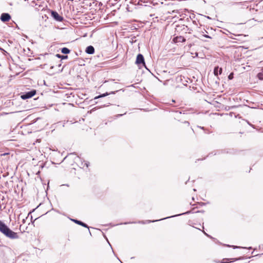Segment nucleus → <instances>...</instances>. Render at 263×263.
<instances>
[{"instance_id":"nucleus-1","label":"nucleus","mask_w":263,"mask_h":263,"mask_svg":"<svg viewBox=\"0 0 263 263\" xmlns=\"http://www.w3.org/2000/svg\"><path fill=\"white\" fill-rule=\"evenodd\" d=\"M0 232L9 238L16 239L18 238L17 234L10 230L8 227L1 220H0Z\"/></svg>"},{"instance_id":"nucleus-2","label":"nucleus","mask_w":263,"mask_h":263,"mask_svg":"<svg viewBox=\"0 0 263 263\" xmlns=\"http://www.w3.org/2000/svg\"><path fill=\"white\" fill-rule=\"evenodd\" d=\"M192 213V211H187L186 212H184V213H181V214H177V215L171 216H168V217H165V218H162V219H159V220H145V221L141 220V221H139L138 222V223H140V224H146V223H151V222H156V221L162 220H164V219H167V218H172V217L179 216L182 215L189 214H190V213Z\"/></svg>"},{"instance_id":"nucleus-3","label":"nucleus","mask_w":263,"mask_h":263,"mask_svg":"<svg viewBox=\"0 0 263 263\" xmlns=\"http://www.w3.org/2000/svg\"><path fill=\"white\" fill-rule=\"evenodd\" d=\"M35 93H36V90H32L30 91L26 92L25 93L21 95V98L23 100H26V99L32 98L33 96H34L35 95Z\"/></svg>"},{"instance_id":"nucleus-4","label":"nucleus","mask_w":263,"mask_h":263,"mask_svg":"<svg viewBox=\"0 0 263 263\" xmlns=\"http://www.w3.org/2000/svg\"><path fill=\"white\" fill-rule=\"evenodd\" d=\"M136 64L137 65L142 64L146 68L144 57L142 54H138L137 56Z\"/></svg>"},{"instance_id":"nucleus-5","label":"nucleus","mask_w":263,"mask_h":263,"mask_svg":"<svg viewBox=\"0 0 263 263\" xmlns=\"http://www.w3.org/2000/svg\"><path fill=\"white\" fill-rule=\"evenodd\" d=\"M51 14L52 17L58 22H62L64 20L63 17L60 15L57 11H52Z\"/></svg>"},{"instance_id":"nucleus-6","label":"nucleus","mask_w":263,"mask_h":263,"mask_svg":"<svg viewBox=\"0 0 263 263\" xmlns=\"http://www.w3.org/2000/svg\"><path fill=\"white\" fill-rule=\"evenodd\" d=\"M0 19L1 21L6 22L11 19V16L9 13H3L1 14Z\"/></svg>"},{"instance_id":"nucleus-7","label":"nucleus","mask_w":263,"mask_h":263,"mask_svg":"<svg viewBox=\"0 0 263 263\" xmlns=\"http://www.w3.org/2000/svg\"><path fill=\"white\" fill-rule=\"evenodd\" d=\"M71 220L73 221L75 223H77L79 225H80L83 227L87 228L89 229L88 226L85 223L83 222L82 221L80 220H78L77 219H71Z\"/></svg>"},{"instance_id":"nucleus-8","label":"nucleus","mask_w":263,"mask_h":263,"mask_svg":"<svg viewBox=\"0 0 263 263\" xmlns=\"http://www.w3.org/2000/svg\"><path fill=\"white\" fill-rule=\"evenodd\" d=\"M85 52L87 54H93L95 52V48L92 46L90 45L86 48Z\"/></svg>"},{"instance_id":"nucleus-9","label":"nucleus","mask_w":263,"mask_h":263,"mask_svg":"<svg viewBox=\"0 0 263 263\" xmlns=\"http://www.w3.org/2000/svg\"><path fill=\"white\" fill-rule=\"evenodd\" d=\"M173 41L175 43L184 42L185 41V39L183 36H179L174 37Z\"/></svg>"},{"instance_id":"nucleus-10","label":"nucleus","mask_w":263,"mask_h":263,"mask_svg":"<svg viewBox=\"0 0 263 263\" xmlns=\"http://www.w3.org/2000/svg\"><path fill=\"white\" fill-rule=\"evenodd\" d=\"M222 69L221 68H219L218 66L215 67L214 69V73L215 76H217L222 73Z\"/></svg>"},{"instance_id":"nucleus-11","label":"nucleus","mask_w":263,"mask_h":263,"mask_svg":"<svg viewBox=\"0 0 263 263\" xmlns=\"http://www.w3.org/2000/svg\"><path fill=\"white\" fill-rule=\"evenodd\" d=\"M115 91H111L110 92V93H107V92H106L105 93H103L102 95H99L97 97H96L95 98V99H98V98H102V97H104L105 96H107L110 94H115Z\"/></svg>"},{"instance_id":"nucleus-12","label":"nucleus","mask_w":263,"mask_h":263,"mask_svg":"<svg viewBox=\"0 0 263 263\" xmlns=\"http://www.w3.org/2000/svg\"><path fill=\"white\" fill-rule=\"evenodd\" d=\"M257 77L259 80H263V67H262L261 69V72L257 74Z\"/></svg>"},{"instance_id":"nucleus-13","label":"nucleus","mask_w":263,"mask_h":263,"mask_svg":"<svg viewBox=\"0 0 263 263\" xmlns=\"http://www.w3.org/2000/svg\"><path fill=\"white\" fill-rule=\"evenodd\" d=\"M61 52L63 54H68L70 53V50L66 47H63L61 49Z\"/></svg>"},{"instance_id":"nucleus-14","label":"nucleus","mask_w":263,"mask_h":263,"mask_svg":"<svg viewBox=\"0 0 263 263\" xmlns=\"http://www.w3.org/2000/svg\"><path fill=\"white\" fill-rule=\"evenodd\" d=\"M56 56L57 57H58L59 58H61V59H66L68 58V56L67 55H60L59 54H57L56 55Z\"/></svg>"},{"instance_id":"nucleus-15","label":"nucleus","mask_w":263,"mask_h":263,"mask_svg":"<svg viewBox=\"0 0 263 263\" xmlns=\"http://www.w3.org/2000/svg\"><path fill=\"white\" fill-rule=\"evenodd\" d=\"M233 78V73L231 72L228 76V79L229 80H232Z\"/></svg>"},{"instance_id":"nucleus-16","label":"nucleus","mask_w":263,"mask_h":263,"mask_svg":"<svg viewBox=\"0 0 263 263\" xmlns=\"http://www.w3.org/2000/svg\"><path fill=\"white\" fill-rule=\"evenodd\" d=\"M203 233L206 236H208V237L211 238V239H213V238L210 236V235L206 233H205L204 231H203Z\"/></svg>"},{"instance_id":"nucleus-17","label":"nucleus","mask_w":263,"mask_h":263,"mask_svg":"<svg viewBox=\"0 0 263 263\" xmlns=\"http://www.w3.org/2000/svg\"><path fill=\"white\" fill-rule=\"evenodd\" d=\"M84 166H86V167H88V166H89V162H84Z\"/></svg>"},{"instance_id":"nucleus-18","label":"nucleus","mask_w":263,"mask_h":263,"mask_svg":"<svg viewBox=\"0 0 263 263\" xmlns=\"http://www.w3.org/2000/svg\"><path fill=\"white\" fill-rule=\"evenodd\" d=\"M136 223V222H124L123 224H129V223Z\"/></svg>"},{"instance_id":"nucleus-19","label":"nucleus","mask_w":263,"mask_h":263,"mask_svg":"<svg viewBox=\"0 0 263 263\" xmlns=\"http://www.w3.org/2000/svg\"><path fill=\"white\" fill-rule=\"evenodd\" d=\"M184 124H186L187 126H189V125H190V123H189V122H188V121H184Z\"/></svg>"},{"instance_id":"nucleus-20","label":"nucleus","mask_w":263,"mask_h":263,"mask_svg":"<svg viewBox=\"0 0 263 263\" xmlns=\"http://www.w3.org/2000/svg\"><path fill=\"white\" fill-rule=\"evenodd\" d=\"M225 260H227V259H223L222 261H221V263H228V262H227Z\"/></svg>"},{"instance_id":"nucleus-21","label":"nucleus","mask_w":263,"mask_h":263,"mask_svg":"<svg viewBox=\"0 0 263 263\" xmlns=\"http://www.w3.org/2000/svg\"><path fill=\"white\" fill-rule=\"evenodd\" d=\"M225 260H227V259H223L222 261H221V263H228V262H227Z\"/></svg>"},{"instance_id":"nucleus-22","label":"nucleus","mask_w":263,"mask_h":263,"mask_svg":"<svg viewBox=\"0 0 263 263\" xmlns=\"http://www.w3.org/2000/svg\"><path fill=\"white\" fill-rule=\"evenodd\" d=\"M204 36L207 38H211V37L208 35H204Z\"/></svg>"},{"instance_id":"nucleus-23","label":"nucleus","mask_w":263,"mask_h":263,"mask_svg":"<svg viewBox=\"0 0 263 263\" xmlns=\"http://www.w3.org/2000/svg\"><path fill=\"white\" fill-rule=\"evenodd\" d=\"M232 247H233L234 249L239 248V247L235 246H232Z\"/></svg>"},{"instance_id":"nucleus-24","label":"nucleus","mask_w":263,"mask_h":263,"mask_svg":"<svg viewBox=\"0 0 263 263\" xmlns=\"http://www.w3.org/2000/svg\"><path fill=\"white\" fill-rule=\"evenodd\" d=\"M198 127H199V128H201V129H204V127H201V126H198Z\"/></svg>"},{"instance_id":"nucleus-25","label":"nucleus","mask_w":263,"mask_h":263,"mask_svg":"<svg viewBox=\"0 0 263 263\" xmlns=\"http://www.w3.org/2000/svg\"><path fill=\"white\" fill-rule=\"evenodd\" d=\"M124 114H119L117 115V117H121L122 116H123Z\"/></svg>"},{"instance_id":"nucleus-26","label":"nucleus","mask_w":263,"mask_h":263,"mask_svg":"<svg viewBox=\"0 0 263 263\" xmlns=\"http://www.w3.org/2000/svg\"><path fill=\"white\" fill-rule=\"evenodd\" d=\"M248 123L250 125H251V126L253 127V125H252V124H250V123H249V122H248Z\"/></svg>"},{"instance_id":"nucleus-27","label":"nucleus","mask_w":263,"mask_h":263,"mask_svg":"<svg viewBox=\"0 0 263 263\" xmlns=\"http://www.w3.org/2000/svg\"><path fill=\"white\" fill-rule=\"evenodd\" d=\"M25 222V219H24L23 220V223H24Z\"/></svg>"},{"instance_id":"nucleus-28","label":"nucleus","mask_w":263,"mask_h":263,"mask_svg":"<svg viewBox=\"0 0 263 263\" xmlns=\"http://www.w3.org/2000/svg\"><path fill=\"white\" fill-rule=\"evenodd\" d=\"M53 67H54V66H51L50 68H51V69H52V68H53Z\"/></svg>"},{"instance_id":"nucleus-29","label":"nucleus","mask_w":263,"mask_h":263,"mask_svg":"<svg viewBox=\"0 0 263 263\" xmlns=\"http://www.w3.org/2000/svg\"><path fill=\"white\" fill-rule=\"evenodd\" d=\"M22 225L20 226V229L21 231Z\"/></svg>"},{"instance_id":"nucleus-30","label":"nucleus","mask_w":263,"mask_h":263,"mask_svg":"<svg viewBox=\"0 0 263 263\" xmlns=\"http://www.w3.org/2000/svg\"><path fill=\"white\" fill-rule=\"evenodd\" d=\"M118 260H119V261H120V262H121V263H122V262H121V260H120V259H119V258H118Z\"/></svg>"},{"instance_id":"nucleus-31","label":"nucleus","mask_w":263,"mask_h":263,"mask_svg":"<svg viewBox=\"0 0 263 263\" xmlns=\"http://www.w3.org/2000/svg\"><path fill=\"white\" fill-rule=\"evenodd\" d=\"M118 260H119V261H120V262H121V263H122V262H121V260H120V259H119V258H118Z\"/></svg>"},{"instance_id":"nucleus-32","label":"nucleus","mask_w":263,"mask_h":263,"mask_svg":"<svg viewBox=\"0 0 263 263\" xmlns=\"http://www.w3.org/2000/svg\"><path fill=\"white\" fill-rule=\"evenodd\" d=\"M118 260H119V261H120V262H121V263H122V262H121V260H120V259H119V258H118Z\"/></svg>"},{"instance_id":"nucleus-33","label":"nucleus","mask_w":263,"mask_h":263,"mask_svg":"<svg viewBox=\"0 0 263 263\" xmlns=\"http://www.w3.org/2000/svg\"><path fill=\"white\" fill-rule=\"evenodd\" d=\"M199 212H200V211H198L196 212V213H199Z\"/></svg>"},{"instance_id":"nucleus-34","label":"nucleus","mask_w":263,"mask_h":263,"mask_svg":"<svg viewBox=\"0 0 263 263\" xmlns=\"http://www.w3.org/2000/svg\"><path fill=\"white\" fill-rule=\"evenodd\" d=\"M193 190H194V191H196V190L195 189Z\"/></svg>"}]
</instances>
